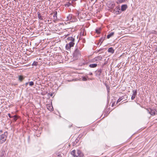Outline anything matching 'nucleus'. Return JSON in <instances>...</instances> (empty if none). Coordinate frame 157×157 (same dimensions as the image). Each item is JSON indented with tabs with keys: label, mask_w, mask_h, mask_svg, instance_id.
Instances as JSON below:
<instances>
[{
	"label": "nucleus",
	"mask_w": 157,
	"mask_h": 157,
	"mask_svg": "<svg viewBox=\"0 0 157 157\" xmlns=\"http://www.w3.org/2000/svg\"><path fill=\"white\" fill-rule=\"evenodd\" d=\"M89 75H93V74H92V72H90V73H89Z\"/></svg>",
	"instance_id": "2f4dec72"
},
{
	"label": "nucleus",
	"mask_w": 157,
	"mask_h": 157,
	"mask_svg": "<svg viewBox=\"0 0 157 157\" xmlns=\"http://www.w3.org/2000/svg\"><path fill=\"white\" fill-rule=\"evenodd\" d=\"M105 39V38H104V37H102L101 38V39H100V40H99V41L100 42H101V44L102 43V42H103V40H104Z\"/></svg>",
	"instance_id": "b1692460"
},
{
	"label": "nucleus",
	"mask_w": 157,
	"mask_h": 157,
	"mask_svg": "<svg viewBox=\"0 0 157 157\" xmlns=\"http://www.w3.org/2000/svg\"><path fill=\"white\" fill-rule=\"evenodd\" d=\"M47 107L48 109L50 111H52L53 110V108L52 106L50 104H48L47 105Z\"/></svg>",
	"instance_id": "6e6552de"
},
{
	"label": "nucleus",
	"mask_w": 157,
	"mask_h": 157,
	"mask_svg": "<svg viewBox=\"0 0 157 157\" xmlns=\"http://www.w3.org/2000/svg\"><path fill=\"white\" fill-rule=\"evenodd\" d=\"M86 63L83 60L82 62L80 63L79 64L80 66H82V65H84L86 64Z\"/></svg>",
	"instance_id": "a211bd4d"
},
{
	"label": "nucleus",
	"mask_w": 157,
	"mask_h": 157,
	"mask_svg": "<svg viewBox=\"0 0 157 157\" xmlns=\"http://www.w3.org/2000/svg\"><path fill=\"white\" fill-rule=\"evenodd\" d=\"M108 52H109L113 53L114 52V50L112 47L109 48L108 49Z\"/></svg>",
	"instance_id": "ddd939ff"
},
{
	"label": "nucleus",
	"mask_w": 157,
	"mask_h": 157,
	"mask_svg": "<svg viewBox=\"0 0 157 157\" xmlns=\"http://www.w3.org/2000/svg\"><path fill=\"white\" fill-rule=\"evenodd\" d=\"M132 92H133V94L131 97V99L132 100H133L135 98L136 96V95L137 94V90H133Z\"/></svg>",
	"instance_id": "0eeeda50"
},
{
	"label": "nucleus",
	"mask_w": 157,
	"mask_h": 157,
	"mask_svg": "<svg viewBox=\"0 0 157 157\" xmlns=\"http://www.w3.org/2000/svg\"><path fill=\"white\" fill-rule=\"evenodd\" d=\"M81 55L80 52L78 48H76L73 54V58L74 59H77Z\"/></svg>",
	"instance_id": "20e7f679"
},
{
	"label": "nucleus",
	"mask_w": 157,
	"mask_h": 157,
	"mask_svg": "<svg viewBox=\"0 0 157 157\" xmlns=\"http://www.w3.org/2000/svg\"><path fill=\"white\" fill-rule=\"evenodd\" d=\"M114 32H112L109 33V34L107 36V38L109 39L110 37L113 36L114 35Z\"/></svg>",
	"instance_id": "9b49d317"
},
{
	"label": "nucleus",
	"mask_w": 157,
	"mask_h": 157,
	"mask_svg": "<svg viewBox=\"0 0 157 157\" xmlns=\"http://www.w3.org/2000/svg\"><path fill=\"white\" fill-rule=\"evenodd\" d=\"M82 79L84 81H86L87 80V78L85 77H83L82 78Z\"/></svg>",
	"instance_id": "bb28decb"
},
{
	"label": "nucleus",
	"mask_w": 157,
	"mask_h": 157,
	"mask_svg": "<svg viewBox=\"0 0 157 157\" xmlns=\"http://www.w3.org/2000/svg\"><path fill=\"white\" fill-rule=\"evenodd\" d=\"M101 50V49H100V50H99V51H100Z\"/></svg>",
	"instance_id": "e433bc0d"
},
{
	"label": "nucleus",
	"mask_w": 157,
	"mask_h": 157,
	"mask_svg": "<svg viewBox=\"0 0 157 157\" xmlns=\"http://www.w3.org/2000/svg\"><path fill=\"white\" fill-rule=\"evenodd\" d=\"M127 8L126 5H123L121 6V10L122 11H125Z\"/></svg>",
	"instance_id": "9d476101"
},
{
	"label": "nucleus",
	"mask_w": 157,
	"mask_h": 157,
	"mask_svg": "<svg viewBox=\"0 0 157 157\" xmlns=\"http://www.w3.org/2000/svg\"><path fill=\"white\" fill-rule=\"evenodd\" d=\"M125 2L124 0H118L117 1V3H121Z\"/></svg>",
	"instance_id": "aec40b11"
},
{
	"label": "nucleus",
	"mask_w": 157,
	"mask_h": 157,
	"mask_svg": "<svg viewBox=\"0 0 157 157\" xmlns=\"http://www.w3.org/2000/svg\"><path fill=\"white\" fill-rule=\"evenodd\" d=\"M75 155H77V151L76 152V153Z\"/></svg>",
	"instance_id": "4c0bfd02"
},
{
	"label": "nucleus",
	"mask_w": 157,
	"mask_h": 157,
	"mask_svg": "<svg viewBox=\"0 0 157 157\" xmlns=\"http://www.w3.org/2000/svg\"><path fill=\"white\" fill-rule=\"evenodd\" d=\"M52 96V94H51V96Z\"/></svg>",
	"instance_id": "f704fd0d"
},
{
	"label": "nucleus",
	"mask_w": 157,
	"mask_h": 157,
	"mask_svg": "<svg viewBox=\"0 0 157 157\" xmlns=\"http://www.w3.org/2000/svg\"><path fill=\"white\" fill-rule=\"evenodd\" d=\"M4 153V152H2V154L1 155H0V157H4V155H3Z\"/></svg>",
	"instance_id": "cd10ccee"
},
{
	"label": "nucleus",
	"mask_w": 157,
	"mask_h": 157,
	"mask_svg": "<svg viewBox=\"0 0 157 157\" xmlns=\"http://www.w3.org/2000/svg\"><path fill=\"white\" fill-rule=\"evenodd\" d=\"M155 33V31H153L152 32H151V33L153 34Z\"/></svg>",
	"instance_id": "c756f323"
},
{
	"label": "nucleus",
	"mask_w": 157,
	"mask_h": 157,
	"mask_svg": "<svg viewBox=\"0 0 157 157\" xmlns=\"http://www.w3.org/2000/svg\"><path fill=\"white\" fill-rule=\"evenodd\" d=\"M66 19L67 21H70L71 22H75L77 20L76 18L71 14H69L67 15Z\"/></svg>",
	"instance_id": "39448f33"
},
{
	"label": "nucleus",
	"mask_w": 157,
	"mask_h": 157,
	"mask_svg": "<svg viewBox=\"0 0 157 157\" xmlns=\"http://www.w3.org/2000/svg\"><path fill=\"white\" fill-rule=\"evenodd\" d=\"M38 18L40 20H43V18L41 16V14L39 12H38Z\"/></svg>",
	"instance_id": "6ab92c4d"
},
{
	"label": "nucleus",
	"mask_w": 157,
	"mask_h": 157,
	"mask_svg": "<svg viewBox=\"0 0 157 157\" xmlns=\"http://www.w3.org/2000/svg\"><path fill=\"white\" fill-rule=\"evenodd\" d=\"M76 152V151L73 150L71 152V154L74 157H78V156L79 157H83V155L80 151L78 150L77 151V155H75Z\"/></svg>",
	"instance_id": "7ed1b4c3"
},
{
	"label": "nucleus",
	"mask_w": 157,
	"mask_h": 157,
	"mask_svg": "<svg viewBox=\"0 0 157 157\" xmlns=\"http://www.w3.org/2000/svg\"><path fill=\"white\" fill-rule=\"evenodd\" d=\"M24 78L23 77V76L21 75H19L18 76V79L21 81H22V80L24 79Z\"/></svg>",
	"instance_id": "f3484780"
},
{
	"label": "nucleus",
	"mask_w": 157,
	"mask_h": 157,
	"mask_svg": "<svg viewBox=\"0 0 157 157\" xmlns=\"http://www.w3.org/2000/svg\"><path fill=\"white\" fill-rule=\"evenodd\" d=\"M60 155H58V156H60Z\"/></svg>",
	"instance_id": "c9c22d12"
},
{
	"label": "nucleus",
	"mask_w": 157,
	"mask_h": 157,
	"mask_svg": "<svg viewBox=\"0 0 157 157\" xmlns=\"http://www.w3.org/2000/svg\"><path fill=\"white\" fill-rule=\"evenodd\" d=\"M69 4L70 5V4H70V3H69Z\"/></svg>",
	"instance_id": "58836bf2"
},
{
	"label": "nucleus",
	"mask_w": 157,
	"mask_h": 157,
	"mask_svg": "<svg viewBox=\"0 0 157 157\" xmlns=\"http://www.w3.org/2000/svg\"><path fill=\"white\" fill-rule=\"evenodd\" d=\"M29 83V82H26L25 84V85L26 86H27V85H28V84Z\"/></svg>",
	"instance_id": "7c9ffc66"
},
{
	"label": "nucleus",
	"mask_w": 157,
	"mask_h": 157,
	"mask_svg": "<svg viewBox=\"0 0 157 157\" xmlns=\"http://www.w3.org/2000/svg\"><path fill=\"white\" fill-rule=\"evenodd\" d=\"M100 30H101L100 28H99L98 29H96V33L98 34L100 33Z\"/></svg>",
	"instance_id": "412c9836"
},
{
	"label": "nucleus",
	"mask_w": 157,
	"mask_h": 157,
	"mask_svg": "<svg viewBox=\"0 0 157 157\" xmlns=\"http://www.w3.org/2000/svg\"><path fill=\"white\" fill-rule=\"evenodd\" d=\"M102 57L100 56H98L97 57L94 59V60L95 61L101 60L102 59Z\"/></svg>",
	"instance_id": "f8f14e48"
},
{
	"label": "nucleus",
	"mask_w": 157,
	"mask_h": 157,
	"mask_svg": "<svg viewBox=\"0 0 157 157\" xmlns=\"http://www.w3.org/2000/svg\"><path fill=\"white\" fill-rule=\"evenodd\" d=\"M97 66V64H90L89 66L91 68H94L96 67Z\"/></svg>",
	"instance_id": "2eb2a0df"
},
{
	"label": "nucleus",
	"mask_w": 157,
	"mask_h": 157,
	"mask_svg": "<svg viewBox=\"0 0 157 157\" xmlns=\"http://www.w3.org/2000/svg\"><path fill=\"white\" fill-rule=\"evenodd\" d=\"M117 10L115 12V13H116V14H118L120 13L121 12H120V11H119V10H120V9L119 8L117 7L114 10Z\"/></svg>",
	"instance_id": "4468645a"
},
{
	"label": "nucleus",
	"mask_w": 157,
	"mask_h": 157,
	"mask_svg": "<svg viewBox=\"0 0 157 157\" xmlns=\"http://www.w3.org/2000/svg\"><path fill=\"white\" fill-rule=\"evenodd\" d=\"M123 99V97H121L119 98V99L117 100V103L119 102H120Z\"/></svg>",
	"instance_id": "5701e85b"
},
{
	"label": "nucleus",
	"mask_w": 157,
	"mask_h": 157,
	"mask_svg": "<svg viewBox=\"0 0 157 157\" xmlns=\"http://www.w3.org/2000/svg\"><path fill=\"white\" fill-rule=\"evenodd\" d=\"M101 72V69H100L96 71H95L96 76H99L100 75Z\"/></svg>",
	"instance_id": "1a4fd4ad"
},
{
	"label": "nucleus",
	"mask_w": 157,
	"mask_h": 157,
	"mask_svg": "<svg viewBox=\"0 0 157 157\" xmlns=\"http://www.w3.org/2000/svg\"><path fill=\"white\" fill-rule=\"evenodd\" d=\"M57 14V12H56V11L55 12L53 15V16L54 19L55 20L57 19V17L56 16Z\"/></svg>",
	"instance_id": "dca6fc26"
},
{
	"label": "nucleus",
	"mask_w": 157,
	"mask_h": 157,
	"mask_svg": "<svg viewBox=\"0 0 157 157\" xmlns=\"http://www.w3.org/2000/svg\"><path fill=\"white\" fill-rule=\"evenodd\" d=\"M8 133L7 132H5L4 133L0 135V144H2L6 141Z\"/></svg>",
	"instance_id": "f03ea898"
},
{
	"label": "nucleus",
	"mask_w": 157,
	"mask_h": 157,
	"mask_svg": "<svg viewBox=\"0 0 157 157\" xmlns=\"http://www.w3.org/2000/svg\"><path fill=\"white\" fill-rule=\"evenodd\" d=\"M107 91H108V92H109V90L107 89Z\"/></svg>",
	"instance_id": "72a5a7b5"
},
{
	"label": "nucleus",
	"mask_w": 157,
	"mask_h": 157,
	"mask_svg": "<svg viewBox=\"0 0 157 157\" xmlns=\"http://www.w3.org/2000/svg\"><path fill=\"white\" fill-rule=\"evenodd\" d=\"M8 115L10 118H12L13 116H11L10 114V113H9L8 114Z\"/></svg>",
	"instance_id": "c85d7f7f"
},
{
	"label": "nucleus",
	"mask_w": 157,
	"mask_h": 157,
	"mask_svg": "<svg viewBox=\"0 0 157 157\" xmlns=\"http://www.w3.org/2000/svg\"><path fill=\"white\" fill-rule=\"evenodd\" d=\"M67 39L68 41H70L68 44H66V48L67 49H70L71 47H73L75 44V39L72 37H68Z\"/></svg>",
	"instance_id": "f257e3e1"
},
{
	"label": "nucleus",
	"mask_w": 157,
	"mask_h": 157,
	"mask_svg": "<svg viewBox=\"0 0 157 157\" xmlns=\"http://www.w3.org/2000/svg\"><path fill=\"white\" fill-rule=\"evenodd\" d=\"M12 118H13L14 120L15 121H16L17 120V117L15 115L14 116H13V117H12Z\"/></svg>",
	"instance_id": "a878e982"
},
{
	"label": "nucleus",
	"mask_w": 157,
	"mask_h": 157,
	"mask_svg": "<svg viewBox=\"0 0 157 157\" xmlns=\"http://www.w3.org/2000/svg\"><path fill=\"white\" fill-rule=\"evenodd\" d=\"M38 62H34L32 64V65L36 66L38 64Z\"/></svg>",
	"instance_id": "393cba45"
},
{
	"label": "nucleus",
	"mask_w": 157,
	"mask_h": 157,
	"mask_svg": "<svg viewBox=\"0 0 157 157\" xmlns=\"http://www.w3.org/2000/svg\"><path fill=\"white\" fill-rule=\"evenodd\" d=\"M148 113L151 115H154L157 114V111L155 109L149 108L147 109Z\"/></svg>",
	"instance_id": "423d86ee"
},
{
	"label": "nucleus",
	"mask_w": 157,
	"mask_h": 157,
	"mask_svg": "<svg viewBox=\"0 0 157 157\" xmlns=\"http://www.w3.org/2000/svg\"><path fill=\"white\" fill-rule=\"evenodd\" d=\"M29 85L30 86H32L34 84V82L33 81H31L29 82Z\"/></svg>",
	"instance_id": "4be33fe9"
},
{
	"label": "nucleus",
	"mask_w": 157,
	"mask_h": 157,
	"mask_svg": "<svg viewBox=\"0 0 157 157\" xmlns=\"http://www.w3.org/2000/svg\"><path fill=\"white\" fill-rule=\"evenodd\" d=\"M2 132V130H0V134Z\"/></svg>",
	"instance_id": "473e14b6"
}]
</instances>
